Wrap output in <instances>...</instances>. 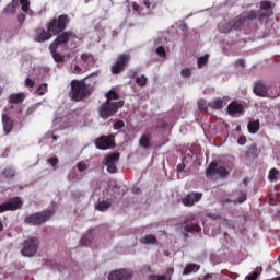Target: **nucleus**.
<instances>
[{
    "instance_id": "a878e982",
    "label": "nucleus",
    "mask_w": 280,
    "mask_h": 280,
    "mask_svg": "<svg viewBox=\"0 0 280 280\" xmlns=\"http://www.w3.org/2000/svg\"><path fill=\"white\" fill-rule=\"evenodd\" d=\"M92 241L93 234L91 233V231H89L82 236V240H80V244L84 247H90Z\"/></svg>"
},
{
    "instance_id": "603ef678",
    "label": "nucleus",
    "mask_w": 280,
    "mask_h": 280,
    "mask_svg": "<svg viewBox=\"0 0 280 280\" xmlns=\"http://www.w3.org/2000/svg\"><path fill=\"white\" fill-rule=\"evenodd\" d=\"M248 280H257L258 279V272H252L248 277H246Z\"/></svg>"
},
{
    "instance_id": "a18cd8bd",
    "label": "nucleus",
    "mask_w": 280,
    "mask_h": 280,
    "mask_svg": "<svg viewBox=\"0 0 280 280\" xmlns=\"http://www.w3.org/2000/svg\"><path fill=\"white\" fill-rule=\"evenodd\" d=\"M182 78H190L191 77V71L188 68L182 69L180 71Z\"/></svg>"
},
{
    "instance_id": "a211bd4d",
    "label": "nucleus",
    "mask_w": 280,
    "mask_h": 280,
    "mask_svg": "<svg viewBox=\"0 0 280 280\" xmlns=\"http://www.w3.org/2000/svg\"><path fill=\"white\" fill-rule=\"evenodd\" d=\"M175 268H167L165 275H149L148 280H173Z\"/></svg>"
},
{
    "instance_id": "7ed1b4c3",
    "label": "nucleus",
    "mask_w": 280,
    "mask_h": 280,
    "mask_svg": "<svg viewBox=\"0 0 280 280\" xmlns=\"http://www.w3.org/2000/svg\"><path fill=\"white\" fill-rule=\"evenodd\" d=\"M125 107V101H118L115 103L103 102L98 106V117L103 120H107L109 117H113L117 114L118 109Z\"/></svg>"
},
{
    "instance_id": "bf43d9fd",
    "label": "nucleus",
    "mask_w": 280,
    "mask_h": 280,
    "mask_svg": "<svg viewBox=\"0 0 280 280\" xmlns=\"http://www.w3.org/2000/svg\"><path fill=\"white\" fill-rule=\"evenodd\" d=\"M131 194L140 195L141 194V189L140 188H131Z\"/></svg>"
},
{
    "instance_id": "69168bd1",
    "label": "nucleus",
    "mask_w": 280,
    "mask_h": 280,
    "mask_svg": "<svg viewBox=\"0 0 280 280\" xmlns=\"http://www.w3.org/2000/svg\"><path fill=\"white\" fill-rule=\"evenodd\" d=\"M4 229V225H2V222H0V232Z\"/></svg>"
},
{
    "instance_id": "5fc2aeb1",
    "label": "nucleus",
    "mask_w": 280,
    "mask_h": 280,
    "mask_svg": "<svg viewBox=\"0 0 280 280\" xmlns=\"http://www.w3.org/2000/svg\"><path fill=\"white\" fill-rule=\"evenodd\" d=\"M9 108L10 110L15 109V113H18V115L22 114V108L20 106H10Z\"/></svg>"
},
{
    "instance_id": "4c0bfd02",
    "label": "nucleus",
    "mask_w": 280,
    "mask_h": 280,
    "mask_svg": "<svg viewBox=\"0 0 280 280\" xmlns=\"http://www.w3.org/2000/svg\"><path fill=\"white\" fill-rule=\"evenodd\" d=\"M215 175H219L220 177L224 178L229 176V171L224 168L223 166L219 167V170L215 171Z\"/></svg>"
},
{
    "instance_id": "2eb2a0df",
    "label": "nucleus",
    "mask_w": 280,
    "mask_h": 280,
    "mask_svg": "<svg viewBox=\"0 0 280 280\" xmlns=\"http://www.w3.org/2000/svg\"><path fill=\"white\" fill-rule=\"evenodd\" d=\"M14 129V120L8 116V114H2V130L4 135H10Z\"/></svg>"
},
{
    "instance_id": "20e7f679",
    "label": "nucleus",
    "mask_w": 280,
    "mask_h": 280,
    "mask_svg": "<svg viewBox=\"0 0 280 280\" xmlns=\"http://www.w3.org/2000/svg\"><path fill=\"white\" fill-rule=\"evenodd\" d=\"M69 23H70V18L67 14H60L57 18L48 21L46 27H47V31L49 32L65 33Z\"/></svg>"
},
{
    "instance_id": "c756f323",
    "label": "nucleus",
    "mask_w": 280,
    "mask_h": 280,
    "mask_svg": "<svg viewBox=\"0 0 280 280\" xmlns=\"http://www.w3.org/2000/svg\"><path fill=\"white\" fill-rule=\"evenodd\" d=\"M258 130H259V121L258 120L248 122V132L249 133L256 135V133H258Z\"/></svg>"
},
{
    "instance_id": "338daca9",
    "label": "nucleus",
    "mask_w": 280,
    "mask_h": 280,
    "mask_svg": "<svg viewBox=\"0 0 280 280\" xmlns=\"http://www.w3.org/2000/svg\"><path fill=\"white\" fill-rule=\"evenodd\" d=\"M243 183H244V186H246L248 184V182L246 179H244Z\"/></svg>"
},
{
    "instance_id": "5701e85b",
    "label": "nucleus",
    "mask_w": 280,
    "mask_h": 280,
    "mask_svg": "<svg viewBox=\"0 0 280 280\" xmlns=\"http://www.w3.org/2000/svg\"><path fill=\"white\" fill-rule=\"evenodd\" d=\"M200 271V265L198 264H188L186 267H184V270L182 271V275L184 276H189L192 272H198Z\"/></svg>"
},
{
    "instance_id": "0e129e2a",
    "label": "nucleus",
    "mask_w": 280,
    "mask_h": 280,
    "mask_svg": "<svg viewBox=\"0 0 280 280\" xmlns=\"http://www.w3.org/2000/svg\"><path fill=\"white\" fill-rule=\"evenodd\" d=\"M176 170H177L178 172H183V170H184V164L178 165V166L176 167Z\"/></svg>"
},
{
    "instance_id": "58836bf2",
    "label": "nucleus",
    "mask_w": 280,
    "mask_h": 280,
    "mask_svg": "<svg viewBox=\"0 0 280 280\" xmlns=\"http://www.w3.org/2000/svg\"><path fill=\"white\" fill-rule=\"evenodd\" d=\"M248 199V195L246 192H241L238 199H234L238 202V205L244 203Z\"/></svg>"
},
{
    "instance_id": "f03ea898",
    "label": "nucleus",
    "mask_w": 280,
    "mask_h": 280,
    "mask_svg": "<svg viewBox=\"0 0 280 280\" xmlns=\"http://www.w3.org/2000/svg\"><path fill=\"white\" fill-rule=\"evenodd\" d=\"M93 93V85L86 84L85 79L72 80L70 83V100L72 102H82Z\"/></svg>"
},
{
    "instance_id": "ddd939ff",
    "label": "nucleus",
    "mask_w": 280,
    "mask_h": 280,
    "mask_svg": "<svg viewBox=\"0 0 280 280\" xmlns=\"http://www.w3.org/2000/svg\"><path fill=\"white\" fill-rule=\"evenodd\" d=\"M201 197H203V194L191 191L182 198V205L184 207H192L194 205L200 202Z\"/></svg>"
},
{
    "instance_id": "a19ab883",
    "label": "nucleus",
    "mask_w": 280,
    "mask_h": 280,
    "mask_svg": "<svg viewBox=\"0 0 280 280\" xmlns=\"http://www.w3.org/2000/svg\"><path fill=\"white\" fill-rule=\"evenodd\" d=\"M125 128V121L122 120H116L115 125H113V129L120 130Z\"/></svg>"
},
{
    "instance_id": "c85d7f7f",
    "label": "nucleus",
    "mask_w": 280,
    "mask_h": 280,
    "mask_svg": "<svg viewBox=\"0 0 280 280\" xmlns=\"http://www.w3.org/2000/svg\"><path fill=\"white\" fill-rule=\"evenodd\" d=\"M106 97H107V101L105 102H108V104H115V102L113 101H118L120 98V96L115 90L108 91Z\"/></svg>"
},
{
    "instance_id": "e433bc0d",
    "label": "nucleus",
    "mask_w": 280,
    "mask_h": 280,
    "mask_svg": "<svg viewBox=\"0 0 280 280\" xmlns=\"http://www.w3.org/2000/svg\"><path fill=\"white\" fill-rule=\"evenodd\" d=\"M48 89H47V83H43L39 85V88H37V95L43 96L47 93Z\"/></svg>"
},
{
    "instance_id": "f3484780",
    "label": "nucleus",
    "mask_w": 280,
    "mask_h": 280,
    "mask_svg": "<svg viewBox=\"0 0 280 280\" xmlns=\"http://www.w3.org/2000/svg\"><path fill=\"white\" fill-rule=\"evenodd\" d=\"M150 2H140V4L133 2L131 4V8L133 9V12H136L138 15H145L150 10Z\"/></svg>"
},
{
    "instance_id": "37998d69",
    "label": "nucleus",
    "mask_w": 280,
    "mask_h": 280,
    "mask_svg": "<svg viewBox=\"0 0 280 280\" xmlns=\"http://www.w3.org/2000/svg\"><path fill=\"white\" fill-rule=\"evenodd\" d=\"M75 167L78 168V172H84L85 170H88V164H85L84 162H78Z\"/></svg>"
},
{
    "instance_id": "13d9d810",
    "label": "nucleus",
    "mask_w": 280,
    "mask_h": 280,
    "mask_svg": "<svg viewBox=\"0 0 280 280\" xmlns=\"http://www.w3.org/2000/svg\"><path fill=\"white\" fill-rule=\"evenodd\" d=\"M73 72H74L75 74H81V73H82V68H80V66L75 65Z\"/></svg>"
},
{
    "instance_id": "f8f14e48",
    "label": "nucleus",
    "mask_w": 280,
    "mask_h": 280,
    "mask_svg": "<svg viewBox=\"0 0 280 280\" xmlns=\"http://www.w3.org/2000/svg\"><path fill=\"white\" fill-rule=\"evenodd\" d=\"M120 159V154L115 152L112 154H108L107 158H105V166H107V173L115 174L117 173V163Z\"/></svg>"
},
{
    "instance_id": "ea45409f",
    "label": "nucleus",
    "mask_w": 280,
    "mask_h": 280,
    "mask_svg": "<svg viewBox=\"0 0 280 280\" xmlns=\"http://www.w3.org/2000/svg\"><path fill=\"white\" fill-rule=\"evenodd\" d=\"M18 210H19L18 208H11L8 206L0 205V214L4 213L7 211H18Z\"/></svg>"
},
{
    "instance_id": "774afa93",
    "label": "nucleus",
    "mask_w": 280,
    "mask_h": 280,
    "mask_svg": "<svg viewBox=\"0 0 280 280\" xmlns=\"http://www.w3.org/2000/svg\"><path fill=\"white\" fill-rule=\"evenodd\" d=\"M273 280H280V277H275Z\"/></svg>"
},
{
    "instance_id": "052dcab7",
    "label": "nucleus",
    "mask_w": 280,
    "mask_h": 280,
    "mask_svg": "<svg viewBox=\"0 0 280 280\" xmlns=\"http://www.w3.org/2000/svg\"><path fill=\"white\" fill-rule=\"evenodd\" d=\"M236 66L241 67V68H244V59H238L236 61Z\"/></svg>"
},
{
    "instance_id": "8fccbe9b",
    "label": "nucleus",
    "mask_w": 280,
    "mask_h": 280,
    "mask_svg": "<svg viewBox=\"0 0 280 280\" xmlns=\"http://www.w3.org/2000/svg\"><path fill=\"white\" fill-rule=\"evenodd\" d=\"M47 162L50 164V166L56 167L58 164V158L48 159Z\"/></svg>"
},
{
    "instance_id": "412c9836",
    "label": "nucleus",
    "mask_w": 280,
    "mask_h": 280,
    "mask_svg": "<svg viewBox=\"0 0 280 280\" xmlns=\"http://www.w3.org/2000/svg\"><path fill=\"white\" fill-rule=\"evenodd\" d=\"M25 100V93H13L8 96V104L19 105L22 104Z\"/></svg>"
},
{
    "instance_id": "c9c22d12",
    "label": "nucleus",
    "mask_w": 280,
    "mask_h": 280,
    "mask_svg": "<svg viewBox=\"0 0 280 280\" xmlns=\"http://www.w3.org/2000/svg\"><path fill=\"white\" fill-rule=\"evenodd\" d=\"M208 60H209V55L198 57V68L199 69L203 68V66L208 63Z\"/></svg>"
},
{
    "instance_id": "6e6552de",
    "label": "nucleus",
    "mask_w": 280,
    "mask_h": 280,
    "mask_svg": "<svg viewBox=\"0 0 280 280\" xmlns=\"http://www.w3.org/2000/svg\"><path fill=\"white\" fill-rule=\"evenodd\" d=\"M75 39V33L72 31H66L61 32L57 35V38H55V42H52L48 48L58 49L59 46L67 45L70 40Z\"/></svg>"
},
{
    "instance_id": "864d4df0",
    "label": "nucleus",
    "mask_w": 280,
    "mask_h": 280,
    "mask_svg": "<svg viewBox=\"0 0 280 280\" xmlns=\"http://www.w3.org/2000/svg\"><path fill=\"white\" fill-rule=\"evenodd\" d=\"M18 22L20 23V25L24 24L25 22V14H18Z\"/></svg>"
},
{
    "instance_id": "e2e57ef3",
    "label": "nucleus",
    "mask_w": 280,
    "mask_h": 280,
    "mask_svg": "<svg viewBox=\"0 0 280 280\" xmlns=\"http://www.w3.org/2000/svg\"><path fill=\"white\" fill-rule=\"evenodd\" d=\"M211 278H212V275L208 273V275L203 276L202 280H211Z\"/></svg>"
},
{
    "instance_id": "39448f33",
    "label": "nucleus",
    "mask_w": 280,
    "mask_h": 280,
    "mask_svg": "<svg viewBox=\"0 0 280 280\" xmlns=\"http://www.w3.org/2000/svg\"><path fill=\"white\" fill-rule=\"evenodd\" d=\"M52 214L54 212L50 210L43 211V212H35L33 214L25 217L24 223L27 225L37 226L48 222L49 219L52 217Z\"/></svg>"
},
{
    "instance_id": "7c9ffc66",
    "label": "nucleus",
    "mask_w": 280,
    "mask_h": 280,
    "mask_svg": "<svg viewBox=\"0 0 280 280\" xmlns=\"http://www.w3.org/2000/svg\"><path fill=\"white\" fill-rule=\"evenodd\" d=\"M16 8H18V2H11L10 4H8L7 8H4V14L7 15H12L16 12Z\"/></svg>"
},
{
    "instance_id": "f257e3e1",
    "label": "nucleus",
    "mask_w": 280,
    "mask_h": 280,
    "mask_svg": "<svg viewBox=\"0 0 280 280\" xmlns=\"http://www.w3.org/2000/svg\"><path fill=\"white\" fill-rule=\"evenodd\" d=\"M259 8L261 11H249V12H243L238 16L234 18L233 24H226L225 26H219V32L223 34H229L232 28L234 30H241V27L245 24L250 23L252 21L269 18L273 15V11L271 10V2H259Z\"/></svg>"
},
{
    "instance_id": "bb28decb",
    "label": "nucleus",
    "mask_w": 280,
    "mask_h": 280,
    "mask_svg": "<svg viewBox=\"0 0 280 280\" xmlns=\"http://www.w3.org/2000/svg\"><path fill=\"white\" fill-rule=\"evenodd\" d=\"M218 162H211L209 163L208 168L206 170V176L213 177L215 176V172H218Z\"/></svg>"
},
{
    "instance_id": "3c124183",
    "label": "nucleus",
    "mask_w": 280,
    "mask_h": 280,
    "mask_svg": "<svg viewBox=\"0 0 280 280\" xmlns=\"http://www.w3.org/2000/svg\"><path fill=\"white\" fill-rule=\"evenodd\" d=\"M22 3V11L27 12L30 10V2H18Z\"/></svg>"
},
{
    "instance_id": "b1692460",
    "label": "nucleus",
    "mask_w": 280,
    "mask_h": 280,
    "mask_svg": "<svg viewBox=\"0 0 280 280\" xmlns=\"http://www.w3.org/2000/svg\"><path fill=\"white\" fill-rule=\"evenodd\" d=\"M57 49L58 48L48 47V50H50V55H52V59L55 60V62H65V56L58 52Z\"/></svg>"
},
{
    "instance_id": "393cba45",
    "label": "nucleus",
    "mask_w": 280,
    "mask_h": 280,
    "mask_svg": "<svg viewBox=\"0 0 280 280\" xmlns=\"http://www.w3.org/2000/svg\"><path fill=\"white\" fill-rule=\"evenodd\" d=\"M140 243L145 244V245H155V244H158V237L155 235L149 234V235L141 237Z\"/></svg>"
},
{
    "instance_id": "49530a36",
    "label": "nucleus",
    "mask_w": 280,
    "mask_h": 280,
    "mask_svg": "<svg viewBox=\"0 0 280 280\" xmlns=\"http://www.w3.org/2000/svg\"><path fill=\"white\" fill-rule=\"evenodd\" d=\"M81 59H82V62L85 63L90 59H93V56L90 52H84V54H82Z\"/></svg>"
},
{
    "instance_id": "f704fd0d",
    "label": "nucleus",
    "mask_w": 280,
    "mask_h": 280,
    "mask_svg": "<svg viewBox=\"0 0 280 280\" xmlns=\"http://www.w3.org/2000/svg\"><path fill=\"white\" fill-rule=\"evenodd\" d=\"M136 84H138L140 88H144L148 84V78H145V75L136 78Z\"/></svg>"
},
{
    "instance_id": "aec40b11",
    "label": "nucleus",
    "mask_w": 280,
    "mask_h": 280,
    "mask_svg": "<svg viewBox=\"0 0 280 280\" xmlns=\"http://www.w3.org/2000/svg\"><path fill=\"white\" fill-rule=\"evenodd\" d=\"M0 206L11 207L20 210L24 206V201H22V198L20 197H13L8 199L7 202L0 203Z\"/></svg>"
},
{
    "instance_id": "de8ad7c7",
    "label": "nucleus",
    "mask_w": 280,
    "mask_h": 280,
    "mask_svg": "<svg viewBox=\"0 0 280 280\" xmlns=\"http://www.w3.org/2000/svg\"><path fill=\"white\" fill-rule=\"evenodd\" d=\"M199 110H208V105L206 104V101L201 100L198 102Z\"/></svg>"
},
{
    "instance_id": "4d7b16f0",
    "label": "nucleus",
    "mask_w": 280,
    "mask_h": 280,
    "mask_svg": "<svg viewBox=\"0 0 280 280\" xmlns=\"http://www.w3.org/2000/svg\"><path fill=\"white\" fill-rule=\"evenodd\" d=\"M168 124L165 121H161V124L158 126V129H167Z\"/></svg>"
},
{
    "instance_id": "1a4fd4ad",
    "label": "nucleus",
    "mask_w": 280,
    "mask_h": 280,
    "mask_svg": "<svg viewBox=\"0 0 280 280\" xmlns=\"http://www.w3.org/2000/svg\"><path fill=\"white\" fill-rule=\"evenodd\" d=\"M61 33L62 32L60 31H48L43 27H39L35 30V37L33 38V40H35V43H45L52 38V36H57Z\"/></svg>"
},
{
    "instance_id": "cd10ccee",
    "label": "nucleus",
    "mask_w": 280,
    "mask_h": 280,
    "mask_svg": "<svg viewBox=\"0 0 280 280\" xmlns=\"http://www.w3.org/2000/svg\"><path fill=\"white\" fill-rule=\"evenodd\" d=\"M110 208V201H98L95 209L101 212H106Z\"/></svg>"
},
{
    "instance_id": "9d476101",
    "label": "nucleus",
    "mask_w": 280,
    "mask_h": 280,
    "mask_svg": "<svg viewBox=\"0 0 280 280\" xmlns=\"http://www.w3.org/2000/svg\"><path fill=\"white\" fill-rule=\"evenodd\" d=\"M95 148L98 150H108L115 148V136L108 135L98 137L95 139Z\"/></svg>"
},
{
    "instance_id": "c03bdc74",
    "label": "nucleus",
    "mask_w": 280,
    "mask_h": 280,
    "mask_svg": "<svg viewBox=\"0 0 280 280\" xmlns=\"http://www.w3.org/2000/svg\"><path fill=\"white\" fill-rule=\"evenodd\" d=\"M221 205H229V203H232V205H237L238 203V201H236V200H232V199H230V198H223V199H221Z\"/></svg>"
},
{
    "instance_id": "680f3d73",
    "label": "nucleus",
    "mask_w": 280,
    "mask_h": 280,
    "mask_svg": "<svg viewBox=\"0 0 280 280\" xmlns=\"http://www.w3.org/2000/svg\"><path fill=\"white\" fill-rule=\"evenodd\" d=\"M143 271L151 272V266L150 265H143Z\"/></svg>"
},
{
    "instance_id": "72a5a7b5",
    "label": "nucleus",
    "mask_w": 280,
    "mask_h": 280,
    "mask_svg": "<svg viewBox=\"0 0 280 280\" xmlns=\"http://www.w3.org/2000/svg\"><path fill=\"white\" fill-rule=\"evenodd\" d=\"M209 106L215 110H220L223 108V101L222 100H217L211 103H209Z\"/></svg>"
},
{
    "instance_id": "2f4dec72",
    "label": "nucleus",
    "mask_w": 280,
    "mask_h": 280,
    "mask_svg": "<svg viewBox=\"0 0 280 280\" xmlns=\"http://www.w3.org/2000/svg\"><path fill=\"white\" fill-rule=\"evenodd\" d=\"M16 172L13 168H4V171H2V176L7 179L14 178Z\"/></svg>"
},
{
    "instance_id": "09e8293b",
    "label": "nucleus",
    "mask_w": 280,
    "mask_h": 280,
    "mask_svg": "<svg viewBox=\"0 0 280 280\" xmlns=\"http://www.w3.org/2000/svg\"><path fill=\"white\" fill-rule=\"evenodd\" d=\"M25 86L33 89L35 86L34 80H32L30 78L25 79Z\"/></svg>"
},
{
    "instance_id": "473e14b6",
    "label": "nucleus",
    "mask_w": 280,
    "mask_h": 280,
    "mask_svg": "<svg viewBox=\"0 0 280 280\" xmlns=\"http://www.w3.org/2000/svg\"><path fill=\"white\" fill-rule=\"evenodd\" d=\"M279 176V171L277 168L269 170V182H277Z\"/></svg>"
},
{
    "instance_id": "dca6fc26",
    "label": "nucleus",
    "mask_w": 280,
    "mask_h": 280,
    "mask_svg": "<svg viewBox=\"0 0 280 280\" xmlns=\"http://www.w3.org/2000/svg\"><path fill=\"white\" fill-rule=\"evenodd\" d=\"M253 91H254V94H256V96H258V97H267L268 88L264 83V81H256L254 83V90Z\"/></svg>"
},
{
    "instance_id": "4be33fe9",
    "label": "nucleus",
    "mask_w": 280,
    "mask_h": 280,
    "mask_svg": "<svg viewBox=\"0 0 280 280\" xmlns=\"http://www.w3.org/2000/svg\"><path fill=\"white\" fill-rule=\"evenodd\" d=\"M151 133H143L140 137V147L143 149H150L153 147V141H151Z\"/></svg>"
},
{
    "instance_id": "4468645a",
    "label": "nucleus",
    "mask_w": 280,
    "mask_h": 280,
    "mask_svg": "<svg viewBox=\"0 0 280 280\" xmlns=\"http://www.w3.org/2000/svg\"><path fill=\"white\" fill-rule=\"evenodd\" d=\"M132 273L126 269L113 271L108 275V280H131Z\"/></svg>"
},
{
    "instance_id": "9b49d317",
    "label": "nucleus",
    "mask_w": 280,
    "mask_h": 280,
    "mask_svg": "<svg viewBox=\"0 0 280 280\" xmlns=\"http://www.w3.org/2000/svg\"><path fill=\"white\" fill-rule=\"evenodd\" d=\"M194 220H196V215L190 214V215H186L184 218V221L182 222V229H184V231L188 232V233H200L201 228L198 224H191V222H194Z\"/></svg>"
},
{
    "instance_id": "6e6d98bb",
    "label": "nucleus",
    "mask_w": 280,
    "mask_h": 280,
    "mask_svg": "<svg viewBox=\"0 0 280 280\" xmlns=\"http://www.w3.org/2000/svg\"><path fill=\"white\" fill-rule=\"evenodd\" d=\"M237 142H238V144H241V145L246 144V137H245V136H241V137H238Z\"/></svg>"
},
{
    "instance_id": "6ab92c4d",
    "label": "nucleus",
    "mask_w": 280,
    "mask_h": 280,
    "mask_svg": "<svg viewBox=\"0 0 280 280\" xmlns=\"http://www.w3.org/2000/svg\"><path fill=\"white\" fill-rule=\"evenodd\" d=\"M226 110L229 112V115H231V116L242 115L244 113V106H242L241 103L232 102L226 107Z\"/></svg>"
},
{
    "instance_id": "423d86ee",
    "label": "nucleus",
    "mask_w": 280,
    "mask_h": 280,
    "mask_svg": "<svg viewBox=\"0 0 280 280\" xmlns=\"http://www.w3.org/2000/svg\"><path fill=\"white\" fill-rule=\"evenodd\" d=\"M131 56L128 54H120L118 57H116L115 63L110 66V73L113 74H120L125 72L126 68L128 67V63H130Z\"/></svg>"
},
{
    "instance_id": "79ce46f5",
    "label": "nucleus",
    "mask_w": 280,
    "mask_h": 280,
    "mask_svg": "<svg viewBox=\"0 0 280 280\" xmlns=\"http://www.w3.org/2000/svg\"><path fill=\"white\" fill-rule=\"evenodd\" d=\"M156 52L161 58H165L167 56V52L165 51V48L163 46H159Z\"/></svg>"
},
{
    "instance_id": "0eeeda50",
    "label": "nucleus",
    "mask_w": 280,
    "mask_h": 280,
    "mask_svg": "<svg viewBox=\"0 0 280 280\" xmlns=\"http://www.w3.org/2000/svg\"><path fill=\"white\" fill-rule=\"evenodd\" d=\"M39 248V238L36 236H31L25 238L24 247L22 248V256L24 257H34Z\"/></svg>"
}]
</instances>
